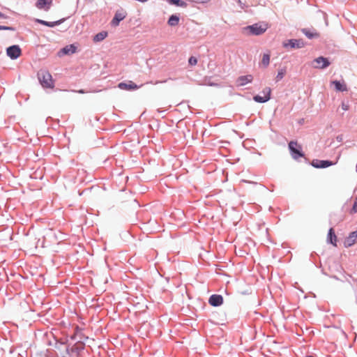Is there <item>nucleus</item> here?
<instances>
[{
	"mask_svg": "<svg viewBox=\"0 0 357 357\" xmlns=\"http://www.w3.org/2000/svg\"><path fill=\"white\" fill-rule=\"evenodd\" d=\"M342 109L344 111H347L349 109V105L347 104H345L344 102H342L341 105Z\"/></svg>",
	"mask_w": 357,
	"mask_h": 357,
	"instance_id": "28",
	"label": "nucleus"
},
{
	"mask_svg": "<svg viewBox=\"0 0 357 357\" xmlns=\"http://www.w3.org/2000/svg\"><path fill=\"white\" fill-rule=\"evenodd\" d=\"M270 63V54H264L261 59V63L264 67H267Z\"/></svg>",
	"mask_w": 357,
	"mask_h": 357,
	"instance_id": "22",
	"label": "nucleus"
},
{
	"mask_svg": "<svg viewBox=\"0 0 357 357\" xmlns=\"http://www.w3.org/2000/svg\"><path fill=\"white\" fill-rule=\"evenodd\" d=\"M192 1L194 2H196V3H206L209 0H192Z\"/></svg>",
	"mask_w": 357,
	"mask_h": 357,
	"instance_id": "29",
	"label": "nucleus"
},
{
	"mask_svg": "<svg viewBox=\"0 0 357 357\" xmlns=\"http://www.w3.org/2000/svg\"><path fill=\"white\" fill-rule=\"evenodd\" d=\"M52 0H37L36 6L39 9H45L48 10Z\"/></svg>",
	"mask_w": 357,
	"mask_h": 357,
	"instance_id": "15",
	"label": "nucleus"
},
{
	"mask_svg": "<svg viewBox=\"0 0 357 357\" xmlns=\"http://www.w3.org/2000/svg\"><path fill=\"white\" fill-rule=\"evenodd\" d=\"M357 242V230L349 234L344 241L345 247H351Z\"/></svg>",
	"mask_w": 357,
	"mask_h": 357,
	"instance_id": "9",
	"label": "nucleus"
},
{
	"mask_svg": "<svg viewBox=\"0 0 357 357\" xmlns=\"http://www.w3.org/2000/svg\"><path fill=\"white\" fill-rule=\"evenodd\" d=\"M351 213H357V198L355 200V202L354 204L353 208L351 211Z\"/></svg>",
	"mask_w": 357,
	"mask_h": 357,
	"instance_id": "26",
	"label": "nucleus"
},
{
	"mask_svg": "<svg viewBox=\"0 0 357 357\" xmlns=\"http://www.w3.org/2000/svg\"><path fill=\"white\" fill-rule=\"evenodd\" d=\"M78 92H79V93H84V91L83 90H79Z\"/></svg>",
	"mask_w": 357,
	"mask_h": 357,
	"instance_id": "32",
	"label": "nucleus"
},
{
	"mask_svg": "<svg viewBox=\"0 0 357 357\" xmlns=\"http://www.w3.org/2000/svg\"><path fill=\"white\" fill-rule=\"evenodd\" d=\"M179 17L176 15H172L168 20V24L171 26H175L178 24Z\"/></svg>",
	"mask_w": 357,
	"mask_h": 357,
	"instance_id": "21",
	"label": "nucleus"
},
{
	"mask_svg": "<svg viewBox=\"0 0 357 357\" xmlns=\"http://www.w3.org/2000/svg\"><path fill=\"white\" fill-rule=\"evenodd\" d=\"M208 303L212 306H220L223 303V298L220 295L213 294L209 298Z\"/></svg>",
	"mask_w": 357,
	"mask_h": 357,
	"instance_id": "10",
	"label": "nucleus"
},
{
	"mask_svg": "<svg viewBox=\"0 0 357 357\" xmlns=\"http://www.w3.org/2000/svg\"><path fill=\"white\" fill-rule=\"evenodd\" d=\"M8 17L0 12V18L6 19Z\"/></svg>",
	"mask_w": 357,
	"mask_h": 357,
	"instance_id": "30",
	"label": "nucleus"
},
{
	"mask_svg": "<svg viewBox=\"0 0 357 357\" xmlns=\"http://www.w3.org/2000/svg\"><path fill=\"white\" fill-rule=\"evenodd\" d=\"M126 15L123 12H116L112 19L111 24L114 26H117L119 22L126 17Z\"/></svg>",
	"mask_w": 357,
	"mask_h": 357,
	"instance_id": "11",
	"label": "nucleus"
},
{
	"mask_svg": "<svg viewBox=\"0 0 357 357\" xmlns=\"http://www.w3.org/2000/svg\"><path fill=\"white\" fill-rule=\"evenodd\" d=\"M337 161L333 162L329 160H313L311 162L312 166L315 168H326L328 167L335 165Z\"/></svg>",
	"mask_w": 357,
	"mask_h": 357,
	"instance_id": "6",
	"label": "nucleus"
},
{
	"mask_svg": "<svg viewBox=\"0 0 357 357\" xmlns=\"http://www.w3.org/2000/svg\"><path fill=\"white\" fill-rule=\"evenodd\" d=\"M248 29L252 34L257 36L264 33L268 29V26L266 24H255L249 26Z\"/></svg>",
	"mask_w": 357,
	"mask_h": 357,
	"instance_id": "4",
	"label": "nucleus"
},
{
	"mask_svg": "<svg viewBox=\"0 0 357 357\" xmlns=\"http://www.w3.org/2000/svg\"><path fill=\"white\" fill-rule=\"evenodd\" d=\"M262 93L264 95V96H261L259 95H257V96H254V98H253L254 100L257 102H261L262 103V102H266L268 100H270L271 89L269 87L265 88L263 90Z\"/></svg>",
	"mask_w": 357,
	"mask_h": 357,
	"instance_id": "5",
	"label": "nucleus"
},
{
	"mask_svg": "<svg viewBox=\"0 0 357 357\" xmlns=\"http://www.w3.org/2000/svg\"><path fill=\"white\" fill-rule=\"evenodd\" d=\"M165 81H156L154 84H158L165 83Z\"/></svg>",
	"mask_w": 357,
	"mask_h": 357,
	"instance_id": "31",
	"label": "nucleus"
},
{
	"mask_svg": "<svg viewBox=\"0 0 357 357\" xmlns=\"http://www.w3.org/2000/svg\"><path fill=\"white\" fill-rule=\"evenodd\" d=\"M252 79H253V77L251 75H243V76L239 77L237 79L236 83H237L238 86H241L245 85L248 83L252 82Z\"/></svg>",
	"mask_w": 357,
	"mask_h": 357,
	"instance_id": "12",
	"label": "nucleus"
},
{
	"mask_svg": "<svg viewBox=\"0 0 357 357\" xmlns=\"http://www.w3.org/2000/svg\"><path fill=\"white\" fill-rule=\"evenodd\" d=\"M305 46V43L302 39H290L283 43V47L291 49H300Z\"/></svg>",
	"mask_w": 357,
	"mask_h": 357,
	"instance_id": "3",
	"label": "nucleus"
},
{
	"mask_svg": "<svg viewBox=\"0 0 357 357\" xmlns=\"http://www.w3.org/2000/svg\"><path fill=\"white\" fill-rule=\"evenodd\" d=\"M313 63H314V67L315 68L324 69L327 68L330 65V62L328 61L327 58L324 56H319L316 58Z\"/></svg>",
	"mask_w": 357,
	"mask_h": 357,
	"instance_id": "7",
	"label": "nucleus"
},
{
	"mask_svg": "<svg viewBox=\"0 0 357 357\" xmlns=\"http://www.w3.org/2000/svg\"><path fill=\"white\" fill-rule=\"evenodd\" d=\"M328 241L333 244V245L336 246L337 244V236L335 234L334 229L333 228H331L328 231Z\"/></svg>",
	"mask_w": 357,
	"mask_h": 357,
	"instance_id": "18",
	"label": "nucleus"
},
{
	"mask_svg": "<svg viewBox=\"0 0 357 357\" xmlns=\"http://www.w3.org/2000/svg\"><path fill=\"white\" fill-rule=\"evenodd\" d=\"M301 31L309 39L317 38L320 36L316 30L311 31L308 29H302Z\"/></svg>",
	"mask_w": 357,
	"mask_h": 357,
	"instance_id": "14",
	"label": "nucleus"
},
{
	"mask_svg": "<svg viewBox=\"0 0 357 357\" xmlns=\"http://www.w3.org/2000/svg\"><path fill=\"white\" fill-rule=\"evenodd\" d=\"M38 77L41 85L45 88H53L54 81L51 74L45 70H41L38 73Z\"/></svg>",
	"mask_w": 357,
	"mask_h": 357,
	"instance_id": "1",
	"label": "nucleus"
},
{
	"mask_svg": "<svg viewBox=\"0 0 357 357\" xmlns=\"http://www.w3.org/2000/svg\"><path fill=\"white\" fill-rule=\"evenodd\" d=\"M0 30H11L13 31L14 29L10 26H0Z\"/></svg>",
	"mask_w": 357,
	"mask_h": 357,
	"instance_id": "27",
	"label": "nucleus"
},
{
	"mask_svg": "<svg viewBox=\"0 0 357 357\" xmlns=\"http://www.w3.org/2000/svg\"><path fill=\"white\" fill-rule=\"evenodd\" d=\"M119 88L124 90H135L139 88L136 84L132 81H129L128 83L121 82L119 84Z\"/></svg>",
	"mask_w": 357,
	"mask_h": 357,
	"instance_id": "13",
	"label": "nucleus"
},
{
	"mask_svg": "<svg viewBox=\"0 0 357 357\" xmlns=\"http://www.w3.org/2000/svg\"><path fill=\"white\" fill-rule=\"evenodd\" d=\"M169 2L172 4H174L177 6H181V7H185L186 3L184 1H182L181 0H168Z\"/></svg>",
	"mask_w": 357,
	"mask_h": 357,
	"instance_id": "23",
	"label": "nucleus"
},
{
	"mask_svg": "<svg viewBox=\"0 0 357 357\" xmlns=\"http://www.w3.org/2000/svg\"><path fill=\"white\" fill-rule=\"evenodd\" d=\"M285 73H286V70L284 69H280L278 71V75L275 77L276 82H279L280 80H281L283 78Z\"/></svg>",
	"mask_w": 357,
	"mask_h": 357,
	"instance_id": "24",
	"label": "nucleus"
},
{
	"mask_svg": "<svg viewBox=\"0 0 357 357\" xmlns=\"http://www.w3.org/2000/svg\"><path fill=\"white\" fill-rule=\"evenodd\" d=\"M188 63L191 66H195L197 63V59L195 56H190Z\"/></svg>",
	"mask_w": 357,
	"mask_h": 357,
	"instance_id": "25",
	"label": "nucleus"
},
{
	"mask_svg": "<svg viewBox=\"0 0 357 357\" xmlns=\"http://www.w3.org/2000/svg\"><path fill=\"white\" fill-rule=\"evenodd\" d=\"M77 50V47L74 45H68L61 50L60 53L63 54H72Z\"/></svg>",
	"mask_w": 357,
	"mask_h": 357,
	"instance_id": "17",
	"label": "nucleus"
},
{
	"mask_svg": "<svg viewBox=\"0 0 357 357\" xmlns=\"http://www.w3.org/2000/svg\"><path fill=\"white\" fill-rule=\"evenodd\" d=\"M331 84H333L335 86V89L337 91H347V86L346 84L342 82L334 80L331 82Z\"/></svg>",
	"mask_w": 357,
	"mask_h": 357,
	"instance_id": "16",
	"label": "nucleus"
},
{
	"mask_svg": "<svg viewBox=\"0 0 357 357\" xmlns=\"http://www.w3.org/2000/svg\"><path fill=\"white\" fill-rule=\"evenodd\" d=\"M108 33L107 31H101L93 36V40L94 43H98L103 40L107 36Z\"/></svg>",
	"mask_w": 357,
	"mask_h": 357,
	"instance_id": "20",
	"label": "nucleus"
},
{
	"mask_svg": "<svg viewBox=\"0 0 357 357\" xmlns=\"http://www.w3.org/2000/svg\"><path fill=\"white\" fill-rule=\"evenodd\" d=\"M36 22L40 24H43V25L47 26H50V27H54L56 25L60 24L61 22V20L50 22H47L45 20H39V19H36Z\"/></svg>",
	"mask_w": 357,
	"mask_h": 357,
	"instance_id": "19",
	"label": "nucleus"
},
{
	"mask_svg": "<svg viewBox=\"0 0 357 357\" xmlns=\"http://www.w3.org/2000/svg\"><path fill=\"white\" fill-rule=\"evenodd\" d=\"M289 149L294 159L297 160L298 158L304 157L302 146L296 141H291L289 143Z\"/></svg>",
	"mask_w": 357,
	"mask_h": 357,
	"instance_id": "2",
	"label": "nucleus"
},
{
	"mask_svg": "<svg viewBox=\"0 0 357 357\" xmlns=\"http://www.w3.org/2000/svg\"><path fill=\"white\" fill-rule=\"evenodd\" d=\"M8 56L12 59H15L21 55V50L18 45H13L7 48Z\"/></svg>",
	"mask_w": 357,
	"mask_h": 357,
	"instance_id": "8",
	"label": "nucleus"
}]
</instances>
